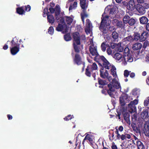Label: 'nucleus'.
<instances>
[{"label":"nucleus","mask_w":149,"mask_h":149,"mask_svg":"<svg viewBox=\"0 0 149 149\" xmlns=\"http://www.w3.org/2000/svg\"><path fill=\"white\" fill-rule=\"evenodd\" d=\"M107 78L108 79L109 81H110L112 79V80L113 79H112V77L111 76H108Z\"/></svg>","instance_id":"0e129e2a"},{"label":"nucleus","mask_w":149,"mask_h":149,"mask_svg":"<svg viewBox=\"0 0 149 149\" xmlns=\"http://www.w3.org/2000/svg\"><path fill=\"white\" fill-rule=\"evenodd\" d=\"M148 36V33L146 32H143L140 36V40L141 41H145L147 38Z\"/></svg>","instance_id":"5701e85b"},{"label":"nucleus","mask_w":149,"mask_h":149,"mask_svg":"<svg viewBox=\"0 0 149 149\" xmlns=\"http://www.w3.org/2000/svg\"><path fill=\"white\" fill-rule=\"evenodd\" d=\"M91 71L90 69L89 68H88L87 67L86 70V75L88 77H90L91 75V73L90 72Z\"/></svg>","instance_id":"a18cd8bd"},{"label":"nucleus","mask_w":149,"mask_h":149,"mask_svg":"<svg viewBox=\"0 0 149 149\" xmlns=\"http://www.w3.org/2000/svg\"><path fill=\"white\" fill-rule=\"evenodd\" d=\"M93 138L92 136L89 134H87L83 140V142H84L86 140H88L91 142L93 140Z\"/></svg>","instance_id":"bb28decb"},{"label":"nucleus","mask_w":149,"mask_h":149,"mask_svg":"<svg viewBox=\"0 0 149 149\" xmlns=\"http://www.w3.org/2000/svg\"><path fill=\"white\" fill-rule=\"evenodd\" d=\"M140 22L142 24H146L148 22V18L145 16H142L139 19Z\"/></svg>","instance_id":"a878e982"},{"label":"nucleus","mask_w":149,"mask_h":149,"mask_svg":"<svg viewBox=\"0 0 149 149\" xmlns=\"http://www.w3.org/2000/svg\"><path fill=\"white\" fill-rule=\"evenodd\" d=\"M144 0H137V2L139 3H141L144 2Z\"/></svg>","instance_id":"69168bd1"},{"label":"nucleus","mask_w":149,"mask_h":149,"mask_svg":"<svg viewBox=\"0 0 149 149\" xmlns=\"http://www.w3.org/2000/svg\"><path fill=\"white\" fill-rule=\"evenodd\" d=\"M124 44V43H120L117 44V46H116V51L117 52H122L123 51L124 49L123 45Z\"/></svg>","instance_id":"4be33fe9"},{"label":"nucleus","mask_w":149,"mask_h":149,"mask_svg":"<svg viewBox=\"0 0 149 149\" xmlns=\"http://www.w3.org/2000/svg\"><path fill=\"white\" fill-rule=\"evenodd\" d=\"M92 24L89 19H87L86 21L85 31L87 34H90L91 36V33L92 32Z\"/></svg>","instance_id":"f8f14e48"},{"label":"nucleus","mask_w":149,"mask_h":149,"mask_svg":"<svg viewBox=\"0 0 149 149\" xmlns=\"http://www.w3.org/2000/svg\"><path fill=\"white\" fill-rule=\"evenodd\" d=\"M125 40H128L129 41H133L134 40L133 38L131 36H129L125 38Z\"/></svg>","instance_id":"3c124183"},{"label":"nucleus","mask_w":149,"mask_h":149,"mask_svg":"<svg viewBox=\"0 0 149 149\" xmlns=\"http://www.w3.org/2000/svg\"><path fill=\"white\" fill-rule=\"evenodd\" d=\"M135 76V74L134 72L131 73L130 74V77L132 78H133Z\"/></svg>","instance_id":"13d9d810"},{"label":"nucleus","mask_w":149,"mask_h":149,"mask_svg":"<svg viewBox=\"0 0 149 149\" xmlns=\"http://www.w3.org/2000/svg\"><path fill=\"white\" fill-rule=\"evenodd\" d=\"M80 1L81 7L83 9L82 12L81 13V18L83 23L84 24V18L87 17L88 16L86 11L88 6V3L86 0H80Z\"/></svg>","instance_id":"6e6552de"},{"label":"nucleus","mask_w":149,"mask_h":149,"mask_svg":"<svg viewBox=\"0 0 149 149\" xmlns=\"http://www.w3.org/2000/svg\"><path fill=\"white\" fill-rule=\"evenodd\" d=\"M54 29L53 28L52 26H50L49 27L48 30V33L51 35H52L54 33Z\"/></svg>","instance_id":"a19ab883"},{"label":"nucleus","mask_w":149,"mask_h":149,"mask_svg":"<svg viewBox=\"0 0 149 149\" xmlns=\"http://www.w3.org/2000/svg\"><path fill=\"white\" fill-rule=\"evenodd\" d=\"M130 54V50L129 48L127 47H125V49L123 55H125V54Z\"/></svg>","instance_id":"de8ad7c7"},{"label":"nucleus","mask_w":149,"mask_h":149,"mask_svg":"<svg viewBox=\"0 0 149 149\" xmlns=\"http://www.w3.org/2000/svg\"><path fill=\"white\" fill-rule=\"evenodd\" d=\"M48 12V8H45L44 10L43 16L45 17L47 15V13Z\"/></svg>","instance_id":"49530a36"},{"label":"nucleus","mask_w":149,"mask_h":149,"mask_svg":"<svg viewBox=\"0 0 149 149\" xmlns=\"http://www.w3.org/2000/svg\"><path fill=\"white\" fill-rule=\"evenodd\" d=\"M113 57L116 60L117 62H123V55H122L121 54L117 53L114 54Z\"/></svg>","instance_id":"f3484780"},{"label":"nucleus","mask_w":149,"mask_h":149,"mask_svg":"<svg viewBox=\"0 0 149 149\" xmlns=\"http://www.w3.org/2000/svg\"><path fill=\"white\" fill-rule=\"evenodd\" d=\"M144 105L145 107H146L149 109V96L147 97L144 100Z\"/></svg>","instance_id":"72a5a7b5"},{"label":"nucleus","mask_w":149,"mask_h":149,"mask_svg":"<svg viewBox=\"0 0 149 149\" xmlns=\"http://www.w3.org/2000/svg\"><path fill=\"white\" fill-rule=\"evenodd\" d=\"M49 10L50 12L52 13H53L55 11V17L58 21L59 19V15L60 16L61 15L60 12V8L59 5H56L55 10H54L52 7H50Z\"/></svg>","instance_id":"9d476101"},{"label":"nucleus","mask_w":149,"mask_h":149,"mask_svg":"<svg viewBox=\"0 0 149 149\" xmlns=\"http://www.w3.org/2000/svg\"><path fill=\"white\" fill-rule=\"evenodd\" d=\"M142 46L141 43L140 42H137L134 44L132 47V48L133 50H137L140 49Z\"/></svg>","instance_id":"412c9836"},{"label":"nucleus","mask_w":149,"mask_h":149,"mask_svg":"<svg viewBox=\"0 0 149 149\" xmlns=\"http://www.w3.org/2000/svg\"><path fill=\"white\" fill-rule=\"evenodd\" d=\"M117 79H113L111 83L108 85L109 90L107 91V92L111 97H112L113 92L115 91L116 89L121 88L120 83Z\"/></svg>","instance_id":"39448f33"},{"label":"nucleus","mask_w":149,"mask_h":149,"mask_svg":"<svg viewBox=\"0 0 149 149\" xmlns=\"http://www.w3.org/2000/svg\"><path fill=\"white\" fill-rule=\"evenodd\" d=\"M126 5L127 8L130 10H133L135 8V5L133 1L130 0L128 3H125Z\"/></svg>","instance_id":"dca6fc26"},{"label":"nucleus","mask_w":149,"mask_h":149,"mask_svg":"<svg viewBox=\"0 0 149 149\" xmlns=\"http://www.w3.org/2000/svg\"><path fill=\"white\" fill-rule=\"evenodd\" d=\"M110 6H107L105 9V11L108 10L110 8Z\"/></svg>","instance_id":"774afa93"},{"label":"nucleus","mask_w":149,"mask_h":149,"mask_svg":"<svg viewBox=\"0 0 149 149\" xmlns=\"http://www.w3.org/2000/svg\"><path fill=\"white\" fill-rule=\"evenodd\" d=\"M117 44H116L114 43H111V47L112 49L115 48V50H116V46H117Z\"/></svg>","instance_id":"864d4df0"},{"label":"nucleus","mask_w":149,"mask_h":149,"mask_svg":"<svg viewBox=\"0 0 149 149\" xmlns=\"http://www.w3.org/2000/svg\"><path fill=\"white\" fill-rule=\"evenodd\" d=\"M70 3V1H68L67 2V3L66 4V8H68L69 6V5H70V4H71Z\"/></svg>","instance_id":"052dcab7"},{"label":"nucleus","mask_w":149,"mask_h":149,"mask_svg":"<svg viewBox=\"0 0 149 149\" xmlns=\"http://www.w3.org/2000/svg\"><path fill=\"white\" fill-rule=\"evenodd\" d=\"M23 7H24V9L25 8V10L27 11H29L31 9V7L29 5H27L26 6Z\"/></svg>","instance_id":"603ef678"},{"label":"nucleus","mask_w":149,"mask_h":149,"mask_svg":"<svg viewBox=\"0 0 149 149\" xmlns=\"http://www.w3.org/2000/svg\"><path fill=\"white\" fill-rule=\"evenodd\" d=\"M108 63L110 64V65L108 67V68H107L105 67H104L105 68L107 69H111L110 70V73L113 76L114 78H117V79H118L117 75L116 73V68L113 66H112L110 63L108 62Z\"/></svg>","instance_id":"4468645a"},{"label":"nucleus","mask_w":149,"mask_h":149,"mask_svg":"<svg viewBox=\"0 0 149 149\" xmlns=\"http://www.w3.org/2000/svg\"><path fill=\"white\" fill-rule=\"evenodd\" d=\"M47 20L48 22L51 23H53L54 21L53 16L51 15H47Z\"/></svg>","instance_id":"473e14b6"},{"label":"nucleus","mask_w":149,"mask_h":149,"mask_svg":"<svg viewBox=\"0 0 149 149\" xmlns=\"http://www.w3.org/2000/svg\"><path fill=\"white\" fill-rule=\"evenodd\" d=\"M77 6V3L76 1H74L73 3L71 5L70 4L69 8V10L70 11L73 9H76Z\"/></svg>","instance_id":"cd10ccee"},{"label":"nucleus","mask_w":149,"mask_h":149,"mask_svg":"<svg viewBox=\"0 0 149 149\" xmlns=\"http://www.w3.org/2000/svg\"><path fill=\"white\" fill-rule=\"evenodd\" d=\"M133 40L137 41L139 40V39H140V36L139 34L137 33H135L134 35Z\"/></svg>","instance_id":"ea45409f"},{"label":"nucleus","mask_w":149,"mask_h":149,"mask_svg":"<svg viewBox=\"0 0 149 149\" xmlns=\"http://www.w3.org/2000/svg\"><path fill=\"white\" fill-rule=\"evenodd\" d=\"M141 117L145 120H148L149 118L148 111L147 110H144L141 114Z\"/></svg>","instance_id":"a211bd4d"},{"label":"nucleus","mask_w":149,"mask_h":149,"mask_svg":"<svg viewBox=\"0 0 149 149\" xmlns=\"http://www.w3.org/2000/svg\"><path fill=\"white\" fill-rule=\"evenodd\" d=\"M115 133L116 134V138L117 139L119 140L120 139H121L122 135H120L119 133V132L117 129H116L115 131Z\"/></svg>","instance_id":"58836bf2"},{"label":"nucleus","mask_w":149,"mask_h":149,"mask_svg":"<svg viewBox=\"0 0 149 149\" xmlns=\"http://www.w3.org/2000/svg\"><path fill=\"white\" fill-rule=\"evenodd\" d=\"M136 10L141 15H143L146 13V10L142 6L138 4L136 8Z\"/></svg>","instance_id":"6ab92c4d"},{"label":"nucleus","mask_w":149,"mask_h":149,"mask_svg":"<svg viewBox=\"0 0 149 149\" xmlns=\"http://www.w3.org/2000/svg\"><path fill=\"white\" fill-rule=\"evenodd\" d=\"M73 61L74 63L77 65H80L82 62L81 58L78 54L75 55V57L73 58Z\"/></svg>","instance_id":"aec40b11"},{"label":"nucleus","mask_w":149,"mask_h":149,"mask_svg":"<svg viewBox=\"0 0 149 149\" xmlns=\"http://www.w3.org/2000/svg\"><path fill=\"white\" fill-rule=\"evenodd\" d=\"M130 72L131 71H130L127 70H125L124 71V77H128Z\"/></svg>","instance_id":"c03bdc74"},{"label":"nucleus","mask_w":149,"mask_h":149,"mask_svg":"<svg viewBox=\"0 0 149 149\" xmlns=\"http://www.w3.org/2000/svg\"><path fill=\"white\" fill-rule=\"evenodd\" d=\"M112 36L114 39H117L118 37V33L116 31L113 32L112 34Z\"/></svg>","instance_id":"c9c22d12"},{"label":"nucleus","mask_w":149,"mask_h":149,"mask_svg":"<svg viewBox=\"0 0 149 149\" xmlns=\"http://www.w3.org/2000/svg\"><path fill=\"white\" fill-rule=\"evenodd\" d=\"M142 6L145 9H147L149 8V1L145 2L143 3Z\"/></svg>","instance_id":"4c0bfd02"},{"label":"nucleus","mask_w":149,"mask_h":149,"mask_svg":"<svg viewBox=\"0 0 149 149\" xmlns=\"http://www.w3.org/2000/svg\"><path fill=\"white\" fill-rule=\"evenodd\" d=\"M7 117L9 120H10L12 118V116L11 115H8Z\"/></svg>","instance_id":"338daca9"},{"label":"nucleus","mask_w":149,"mask_h":149,"mask_svg":"<svg viewBox=\"0 0 149 149\" xmlns=\"http://www.w3.org/2000/svg\"><path fill=\"white\" fill-rule=\"evenodd\" d=\"M132 94L134 96H136V98H138L139 94V91L138 90L134 89L132 91Z\"/></svg>","instance_id":"7c9ffc66"},{"label":"nucleus","mask_w":149,"mask_h":149,"mask_svg":"<svg viewBox=\"0 0 149 149\" xmlns=\"http://www.w3.org/2000/svg\"><path fill=\"white\" fill-rule=\"evenodd\" d=\"M131 126L134 130L136 129V125L134 123H132L131 124Z\"/></svg>","instance_id":"6e6d98bb"},{"label":"nucleus","mask_w":149,"mask_h":149,"mask_svg":"<svg viewBox=\"0 0 149 149\" xmlns=\"http://www.w3.org/2000/svg\"><path fill=\"white\" fill-rule=\"evenodd\" d=\"M24 9V7H23L18 8H17V12L20 15L23 14L25 12Z\"/></svg>","instance_id":"c85d7f7f"},{"label":"nucleus","mask_w":149,"mask_h":149,"mask_svg":"<svg viewBox=\"0 0 149 149\" xmlns=\"http://www.w3.org/2000/svg\"><path fill=\"white\" fill-rule=\"evenodd\" d=\"M101 68L100 70V76L104 78H107L109 75L107 71L102 66L101 64H100Z\"/></svg>","instance_id":"2eb2a0df"},{"label":"nucleus","mask_w":149,"mask_h":149,"mask_svg":"<svg viewBox=\"0 0 149 149\" xmlns=\"http://www.w3.org/2000/svg\"><path fill=\"white\" fill-rule=\"evenodd\" d=\"M91 45L89 46V50L91 54L93 57L92 58H94L96 62H98V60H101L103 62L104 67L108 68V67L110 65L108 63V61L103 56H100L98 54L96 46H95L93 44L92 40L91 41Z\"/></svg>","instance_id":"f03ea898"},{"label":"nucleus","mask_w":149,"mask_h":149,"mask_svg":"<svg viewBox=\"0 0 149 149\" xmlns=\"http://www.w3.org/2000/svg\"><path fill=\"white\" fill-rule=\"evenodd\" d=\"M74 38L73 46L75 52H79V45L80 44L81 38L84 40L85 39L84 35L81 36L80 37L78 32H76L73 35Z\"/></svg>","instance_id":"423d86ee"},{"label":"nucleus","mask_w":149,"mask_h":149,"mask_svg":"<svg viewBox=\"0 0 149 149\" xmlns=\"http://www.w3.org/2000/svg\"><path fill=\"white\" fill-rule=\"evenodd\" d=\"M137 145L138 149H145V147L143 143L139 141L136 142Z\"/></svg>","instance_id":"c756f323"},{"label":"nucleus","mask_w":149,"mask_h":149,"mask_svg":"<svg viewBox=\"0 0 149 149\" xmlns=\"http://www.w3.org/2000/svg\"><path fill=\"white\" fill-rule=\"evenodd\" d=\"M146 29L147 30L149 31V23H148L146 25Z\"/></svg>","instance_id":"680f3d73"},{"label":"nucleus","mask_w":149,"mask_h":149,"mask_svg":"<svg viewBox=\"0 0 149 149\" xmlns=\"http://www.w3.org/2000/svg\"><path fill=\"white\" fill-rule=\"evenodd\" d=\"M59 19L58 20V26L56 28V30L58 31H62L63 33L68 31L70 27H69L72 23L73 19L72 16H65L63 17L59 15Z\"/></svg>","instance_id":"f257e3e1"},{"label":"nucleus","mask_w":149,"mask_h":149,"mask_svg":"<svg viewBox=\"0 0 149 149\" xmlns=\"http://www.w3.org/2000/svg\"><path fill=\"white\" fill-rule=\"evenodd\" d=\"M130 100L128 95L125 94H123L119 99L120 103L122 106L124 105Z\"/></svg>","instance_id":"ddd939ff"},{"label":"nucleus","mask_w":149,"mask_h":149,"mask_svg":"<svg viewBox=\"0 0 149 149\" xmlns=\"http://www.w3.org/2000/svg\"><path fill=\"white\" fill-rule=\"evenodd\" d=\"M130 17L127 15H125L123 19V22L124 23L127 24L128 23L130 20Z\"/></svg>","instance_id":"f704fd0d"},{"label":"nucleus","mask_w":149,"mask_h":149,"mask_svg":"<svg viewBox=\"0 0 149 149\" xmlns=\"http://www.w3.org/2000/svg\"><path fill=\"white\" fill-rule=\"evenodd\" d=\"M123 55V63L124 65H126L127 62H131L133 61V58L132 55L131 54H125Z\"/></svg>","instance_id":"9b49d317"},{"label":"nucleus","mask_w":149,"mask_h":149,"mask_svg":"<svg viewBox=\"0 0 149 149\" xmlns=\"http://www.w3.org/2000/svg\"><path fill=\"white\" fill-rule=\"evenodd\" d=\"M107 52L109 55H111L112 53V51L110 48H109L107 49Z\"/></svg>","instance_id":"5fc2aeb1"},{"label":"nucleus","mask_w":149,"mask_h":149,"mask_svg":"<svg viewBox=\"0 0 149 149\" xmlns=\"http://www.w3.org/2000/svg\"><path fill=\"white\" fill-rule=\"evenodd\" d=\"M99 84H100L104 85H105L107 84V82L105 81L100 80L99 81Z\"/></svg>","instance_id":"09e8293b"},{"label":"nucleus","mask_w":149,"mask_h":149,"mask_svg":"<svg viewBox=\"0 0 149 149\" xmlns=\"http://www.w3.org/2000/svg\"><path fill=\"white\" fill-rule=\"evenodd\" d=\"M73 117V115H69L67 117L64 118V119L65 120H70Z\"/></svg>","instance_id":"8fccbe9b"},{"label":"nucleus","mask_w":149,"mask_h":149,"mask_svg":"<svg viewBox=\"0 0 149 149\" xmlns=\"http://www.w3.org/2000/svg\"><path fill=\"white\" fill-rule=\"evenodd\" d=\"M8 47L7 45H5L3 47V48L4 50H6L8 48Z\"/></svg>","instance_id":"e2e57ef3"},{"label":"nucleus","mask_w":149,"mask_h":149,"mask_svg":"<svg viewBox=\"0 0 149 149\" xmlns=\"http://www.w3.org/2000/svg\"><path fill=\"white\" fill-rule=\"evenodd\" d=\"M111 148L112 149H117V148L114 142H113L112 143Z\"/></svg>","instance_id":"4d7b16f0"},{"label":"nucleus","mask_w":149,"mask_h":149,"mask_svg":"<svg viewBox=\"0 0 149 149\" xmlns=\"http://www.w3.org/2000/svg\"><path fill=\"white\" fill-rule=\"evenodd\" d=\"M111 21L109 17L106 15L104 13L102 15V20L100 26L99 27L100 30L104 34L107 33L109 30L111 31L114 29V27L113 26H109L111 23Z\"/></svg>","instance_id":"7ed1b4c3"},{"label":"nucleus","mask_w":149,"mask_h":149,"mask_svg":"<svg viewBox=\"0 0 149 149\" xmlns=\"http://www.w3.org/2000/svg\"><path fill=\"white\" fill-rule=\"evenodd\" d=\"M135 22V19L133 18H131L130 19L128 23L130 25L132 26L134 24Z\"/></svg>","instance_id":"79ce46f5"},{"label":"nucleus","mask_w":149,"mask_h":149,"mask_svg":"<svg viewBox=\"0 0 149 149\" xmlns=\"http://www.w3.org/2000/svg\"><path fill=\"white\" fill-rule=\"evenodd\" d=\"M20 44L18 42V40L16 37L14 38L11 42L10 47V52L13 55L16 54L19 51Z\"/></svg>","instance_id":"0eeeda50"},{"label":"nucleus","mask_w":149,"mask_h":149,"mask_svg":"<svg viewBox=\"0 0 149 149\" xmlns=\"http://www.w3.org/2000/svg\"><path fill=\"white\" fill-rule=\"evenodd\" d=\"M124 119L126 121L127 123L129 125L130 124V121L129 120L130 115L129 114L128 112H126L123 114Z\"/></svg>","instance_id":"393cba45"},{"label":"nucleus","mask_w":149,"mask_h":149,"mask_svg":"<svg viewBox=\"0 0 149 149\" xmlns=\"http://www.w3.org/2000/svg\"><path fill=\"white\" fill-rule=\"evenodd\" d=\"M118 8L116 7L111 8L109 12V17L113 18V20L112 23L115 25H116L119 27H121L124 26V24L122 21H119L116 18H119V15L118 14Z\"/></svg>","instance_id":"20e7f679"},{"label":"nucleus","mask_w":149,"mask_h":149,"mask_svg":"<svg viewBox=\"0 0 149 149\" xmlns=\"http://www.w3.org/2000/svg\"><path fill=\"white\" fill-rule=\"evenodd\" d=\"M87 67L90 69L91 71L97 70V65L95 63H93L92 65H89Z\"/></svg>","instance_id":"b1692460"},{"label":"nucleus","mask_w":149,"mask_h":149,"mask_svg":"<svg viewBox=\"0 0 149 149\" xmlns=\"http://www.w3.org/2000/svg\"><path fill=\"white\" fill-rule=\"evenodd\" d=\"M139 102V100L135 99L131 101L128 105V110L131 113L135 112L136 111V105Z\"/></svg>","instance_id":"1a4fd4ad"},{"label":"nucleus","mask_w":149,"mask_h":149,"mask_svg":"<svg viewBox=\"0 0 149 149\" xmlns=\"http://www.w3.org/2000/svg\"><path fill=\"white\" fill-rule=\"evenodd\" d=\"M131 138V135L128 134H122L121 136V140H124L126 139H130Z\"/></svg>","instance_id":"2f4dec72"},{"label":"nucleus","mask_w":149,"mask_h":149,"mask_svg":"<svg viewBox=\"0 0 149 149\" xmlns=\"http://www.w3.org/2000/svg\"><path fill=\"white\" fill-rule=\"evenodd\" d=\"M64 38L65 40L66 41H69L71 39V37L69 33H68L65 35Z\"/></svg>","instance_id":"e433bc0d"},{"label":"nucleus","mask_w":149,"mask_h":149,"mask_svg":"<svg viewBox=\"0 0 149 149\" xmlns=\"http://www.w3.org/2000/svg\"><path fill=\"white\" fill-rule=\"evenodd\" d=\"M107 46V45L105 44L104 43H103L101 45V48L102 50L104 52L105 51Z\"/></svg>","instance_id":"37998d69"},{"label":"nucleus","mask_w":149,"mask_h":149,"mask_svg":"<svg viewBox=\"0 0 149 149\" xmlns=\"http://www.w3.org/2000/svg\"><path fill=\"white\" fill-rule=\"evenodd\" d=\"M118 130L120 132H121L123 130V128L122 126H119Z\"/></svg>","instance_id":"bf43d9fd"}]
</instances>
